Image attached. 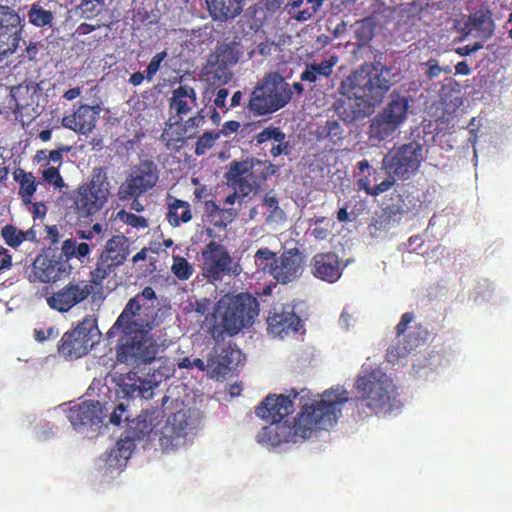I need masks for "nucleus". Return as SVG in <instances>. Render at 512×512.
Instances as JSON below:
<instances>
[{"label":"nucleus","instance_id":"1","mask_svg":"<svg viewBox=\"0 0 512 512\" xmlns=\"http://www.w3.org/2000/svg\"><path fill=\"white\" fill-rule=\"evenodd\" d=\"M106 347L109 352L115 353L112 370L104 384L100 380H93L88 389L90 395L97 390L98 399L83 401L66 410L67 419L80 433L99 430L109 411L110 424L119 426L122 422H128V415L123 416L128 408V372L116 370L118 364L128 363V304L107 331Z\"/></svg>","mask_w":512,"mask_h":512},{"label":"nucleus","instance_id":"2","mask_svg":"<svg viewBox=\"0 0 512 512\" xmlns=\"http://www.w3.org/2000/svg\"><path fill=\"white\" fill-rule=\"evenodd\" d=\"M349 400V393L342 387L325 390L319 399L302 405L292 425L281 423L291 414L294 403L290 396L269 394L255 409V414L265 421L275 424L263 428V435L276 446L281 443H296L305 440L316 430H328L338 420L342 408Z\"/></svg>","mask_w":512,"mask_h":512},{"label":"nucleus","instance_id":"3","mask_svg":"<svg viewBox=\"0 0 512 512\" xmlns=\"http://www.w3.org/2000/svg\"><path fill=\"white\" fill-rule=\"evenodd\" d=\"M388 75L381 64L365 63L343 79L339 91L345 98L335 105L339 117L351 123L371 114L391 87Z\"/></svg>","mask_w":512,"mask_h":512},{"label":"nucleus","instance_id":"4","mask_svg":"<svg viewBox=\"0 0 512 512\" xmlns=\"http://www.w3.org/2000/svg\"><path fill=\"white\" fill-rule=\"evenodd\" d=\"M156 300V293L150 286L130 298V356L144 366L155 361L158 353L159 346L151 334L159 324Z\"/></svg>","mask_w":512,"mask_h":512},{"label":"nucleus","instance_id":"5","mask_svg":"<svg viewBox=\"0 0 512 512\" xmlns=\"http://www.w3.org/2000/svg\"><path fill=\"white\" fill-rule=\"evenodd\" d=\"M355 388L360 394V403L369 409V414H385L397 406L396 386L379 368L359 375L355 381Z\"/></svg>","mask_w":512,"mask_h":512},{"label":"nucleus","instance_id":"6","mask_svg":"<svg viewBox=\"0 0 512 512\" xmlns=\"http://www.w3.org/2000/svg\"><path fill=\"white\" fill-rule=\"evenodd\" d=\"M292 89L278 72L266 74L250 94L247 109L254 116H267L285 107L292 98Z\"/></svg>","mask_w":512,"mask_h":512},{"label":"nucleus","instance_id":"7","mask_svg":"<svg viewBox=\"0 0 512 512\" xmlns=\"http://www.w3.org/2000/svg\"><path fill=\"white\" fill-rule=\"evenodd\" d=\"M256 267L276 283L287 285L298 280L304 271V255L297 248L285 249L279 256L267 247L254 254Z\"/></svg>","mask_w":512,"mask_h":512},{"label":"nucleus","instance_id":"8","mask_svg":"<svg viewBox=\"0 0 512 512\" xmlns=\"http://www.w3.org/2000/svg\"><path fill=\"white\" fill-rule=\"evenodd\" d=\"M278 167L270 162L256 158H247L242 161H232L225 174L227 185L246 197L254 192L270 176H273Z\"/></svg>","mask_w":512,"mask_h":512},{"label":"nucleus","instance_id":"9","mask_svg":"<svg viewBox=\"0 0 512 512\" xmlns=\"http://www.w3.org/2000/svg\"><path fill=\"white\" fill-rule=\"evenodd\" d=\"M100 337L97 319L87 315L62 335L57 344V352L66 361L80 359L99 343Z\"/></svg>","mask_w":512,"mask_h":512},{"label":"nucleus","instance_id":"10","mask_svg":"<svg viewBox=\"0 0 512 512\" xmlns=\"http://www.w3.org/2000/svg\"><path fill=\"white\" fill-rule=\"evenodd\" d=\"M222 331L229 336L236 335L253 324L259 313L258 300L249 293L225 296L218 302Z\"/></svg>","mask_w":512,"mask_h":512},{"label":"nucleus","instance_id":"11","mask_svg":"<svg viewBox=\"0 0 512 512\" xmlns=\"http://www.w3.org/2000/svg\"><path fill=\"white\" fill-rule=\"evenodd\" d=\"M89 299L98 306L104 299L103 284L96 285L92 277L90 280L73 279L69 281L62 288L48 296L46 302L52 310L67 313Z\"/></svg>","mask_w":512,"mask_h":512},{"label":"nucleus","instance_id":"12","mask_svg":"<svg viewBox=\"0 0 512 512\" xmlns=\"http://www.w3.org/2000/svg\"><path fill=\"white\" fill-rule=\"evenodd\" d=\"M128 255V243L124 236H113L106 244L105 250L102 252L97 265L91 271V276L96 285H102L103 281L112 276V288H116L125 282L123 275L118 276L119 268L124 264Z\"/></svg>","mask_w":512,"mask_h":512},{"label":"nucleus","instance_id":"13","mask_svg":"<svg viewBox=\"0 0 512 512\" xmlns=\"http://www.w3.org/2000/svg\"><path fill=\"white\" fill-rule=\"evenodd\" d=\"M202 274L210 282L216 283L223 276H238L242 272L241 265L234 260L222 244L212 240L201 251Z\"/></svg>","mask_w":512,"mask_h":512},{"label":"nucleus","instance_id":"14","mask_svg":"<svg viewBox=\"0 0 512 512\" xmlns=\"http://www.w3.org/2000/svg\"><path fill=\"white\" fill-rule=\"evenodd\" d=\"M422 145L410 141L399 147H393L383 158V166L389 174L409 179L419 169L423 160Z\"/></svg>","mask_w":512,"mask_h":512},{"label":"nucleus","instance_id":"15","mask_svg":"<svg viewBox=\"0 0 512 512\" xmlns=\"http://www.w3.org/2000/svg\"><path fill=\"white\" fill-rule=\"evenodd\" d=\"M241 55L242 52L235 42L218 46L207 60L205 67L207 81L212 85L227 84L232 78L229 68L238 63Z\"/></svg>","mask_w":512,"mask_h":512},{"label":"nucleus","instance_id":"16","mask_svg":"<svg viewBox=\"0 0 512 512\" xmlns=\"http://www.w3.org/2000/svg\"><path fill=\"white\" fill-rule=\"evenodd\" d=\"M20 15L7 5H0V61L16 52L22 40Z\"/></svg>","mask_w":512,"mask_h":512},{"label":"nucleus","instance_id":"17","mask_svg":"<svg viewBox=\"0 0 512 512\" xmlns=\"http://www.w3.org/2000/svg\"><path fill=\"white\" fill-rule=\"evenodd\" d=\"M103 182L94 179L81 185L73 196V205L80 218H87L99 212L107 200L108 190Z\"/></svg>","mask_w":512,"mask_h":512},{"label":"nucleus","instance_id":"18","mask_svg":"<svg viewBox=\"0 0 512 512\" xmlns=\"http://www.w3.org/2000/svg\"><path fill=\"white\" fill-rule=\"evenodd\" d=\"M414 320V313L406 312L401 316L399 323L396 325V339L387 349V361L394 363L400 358L406 357L412 350H415L420 342L427 335L425 330L418 332L417 336L413 334H405L408 325Z\"/></svg>","mask_w":512,"mask_h":512},{"label":"nucleus","instance_id":"19","mask_svg":"<svg viewBox=\"0 0 512 512\" xmlns=\"http://www.w3.org/2000/svg\"><path fill=\"white\" fill-rule=\"evenodd\" d=\"M188 416L180 410L169 416L158 427L159 443L163 450H173L180 445L187 435Z\"/></svg>","mask_w":512,"mask_h":512},{"label":"nucleus","instance_id":"20","mask_svg":"<svg viewBox=\"0 0 512 512\" xmlns=\"http://www.w3.org/2000/svg\"><path fill=\"white\" fill-rule=\"evenodd\" d=\"M72 266L62 261L57 255H38L33 262L34 280L41 283L56 282L71 274Z\"/></svg>","mask_w":512,"mask_h":512},{"label":"nucleus","instance_id":"21","mask_svg":"<svg viewBox=\"0 0 512 512\" xmlns=\"http://www.w3.org/2000/svg\"><path fill=\"white\" fill-rule=\"evenodd\" d=\"M160 408L143 411L135 420H130V444L135 441L150 440L158 434V427L164 419Z\"/></svg>","mask_w":512,"mask_h":512},{"label":"nucleus","instance_id":"22","mask_svg":"<svg viewBox=\"0 0 512 512\" xmlns=\"http://www.w3.org/2000/svg\"><path fill=\"white\" fill-rule=\"evenodd\" d=\"M357 168L359 170L357 186L360 190H364L367 195L376 197L389 191L395 184V178L390 175L380 183L372 185L373 182H377L380 179L382 171L372 169L367 159L359 161Z\"/></svg>","mask_w":512,"mask_h":512},{"label":"nucleus","instance_id":"23","mask_svg":"<svg viewBox=\"0 0 512 512\" xmlns=\"http://www.w3.org/2000/svg\"><path fill=\"white\" fill-rule=\"evenodd\" d=\"M268 330L274 336L284 337L290 333H296L301 326V319L295 313L294 307L287 304L274 307L268 319Z\"/></svg>","mask_w":512,"mask_h":512},{"label":"nucleus","instance_id":"24","mask_svg":"<svg viewBox=\"0 0 512 512\" xmlns=\"http://www.w3.org/2000/svg\"><path fill=\"white\" fill-rule=\"evenodd\" d=\"M310 266L315 278L328 283H335L342 275L340 259L335 252L315 254Z\"/></svg>","mask_w":512,"mask_h":512},{"label":"nucleus","instance_id":"25","mask_svg":"<svg viewBox=\"0 0 512 512\" xmlns=\"http://www.w3.org/2000/svg\"><path fill=\"white\" fill-rule=\"evenodd\" d=\"M159 172L152 160H142L130 172V196L140 195L154 187L158 181Z\"/></svg>","mask_w":512,"mask_h":512},{"label":"nucleus","instance_id":"26","mask_svg":"<svg viewBox=\"0 0 512 512\" xmlns=\"http://www.w3.org/2000/svg\"><path fill=\"white\" fill-rule=\"evenodd\" d=\"M98 115V107L80 105L74 113L62 118V125L76 133L87 134L94 129Z\"/></svg>","mask_w":512,"mask_h":512},{"label":"nucleus","instance_id":"27","mask_svg":"<svg viewBox=\"0 0 512 512\" xmlns=\"http://www.w3.org/2000/svg\"><path fill=\"white\" fill-rule=\"evenodd\" d=\"M128 464V430L121 433L113 448L106 452L105 473H122Z\"/></svg>","mask_w":512,"mask_h":512},{"label":"nucleus","instance_id":"28","mask_svg":"<svg viewBox=\"0 0 512 512\" xmlns=\"http://www.w3.org/2000/svg\"><path fill=\"white\" fill-rule=\"evenodd\" d=\"M197 105V94L190 85H180L172 91L169 107L180 118Z\"/></svg>","mask_w":512,"mask_h":512},{"label":"nucleus","instance_id":"29","mask_svg":"<svg viewBox=\"0 0 512 512\" xmlns=\"http://www.w3.org/2000/svg\"><path fill=\"white\" fill-rule=\"evenodd\" d=\"M495 24L489 10H478L471 14L464 24L463 30L466 34L476 32V36L482 41H487L494 33Z\"/></svg>","mask_w":512,"mask_h":512},{"label":"nucleus","instance_id":"30","mask_svg":"<svg viewBox=\"0 0 512 512\" xmlns=\"http://www.w3.org/2000/svg\"><path fill=\"white\" fill-rule=\"evenodd\" d=\"M390 200L391 203L382 209V214L379 217L380 228H386L392 223L399 222L404 215L411 212L410 205L406 203L401 194L391 193Z\"/></svg>","mask_w":512,"mask_h":512},{"label":"nucleus","instance_id":"31","mask_svg":"<svg viewBox=\"0 0 512 512\" xmlns=\"http://www.w3.org/2000/svg\"><path fill=\"white\" fill-rule=\"evenodd\" d=\"M211 17L217 21H226L239 15L244 0H205Z\"/></svg>","mask_w":512,"mask_h":512},{"label":"nucleus","instance_id":"32","mask_svg":"<svg viewBox=\"0 0 512 512\" xmlns=\"http://www.w3.org/2000/svg\"><path fill=\"white\" fill-rule=\"evenodd\" d=\"M409 108L408 97L393 93L386 106L380 112L400 127L408 118Z\"/></svg>","mask_w":512,"mask_h":512},{"label":"nucleus","instance_id":"33","mask_svg":"<svg viewBox=\"0 0 512 512\" xmlns=\"http://www.w3.org/2000/svg\"><path fill=\"white\" fill-rule=\"evenodd\" d=\"M339 61L338 56L330 55L320 63H311L306 65V69L301 73V81L314 83L321 77L328 78L333 73V68Z\"/></svg>","mask_w":512,"mask_h":512},{"label":"nucleus","instance_id":"34","mask_svg":"<svg viewBox=\"0 0 512 512\" xmlns=\"http://www.w3.org/2000/svg\"><path fill=\"white\" fill-rule=\"evenodd\" d=\"M400 127L392 120L379 112L372 120L369 126V139L381 142L392 136Z\"/></svg>","mask_w":512,"mask_h":512},{"label":"nucleus","instance_id":"35","mask_svg":"<svg viewBox=\"0 0 512 512\" xmlns=\"http://www.w3.org/2000/svg\"><path fill=\"white\" fill-rule=\"evenodd\" d=\"M192 219L190 204L187 201L174 199L168 206L167 220L173 227L180 226Z\"/></svg>","mask_w":512,"mask_h":512},{"label":"nucleus","instance_id":"36","mask_svg":"<svg viewBox=\"0 0 512 512\" xmlns=\"http://www.w3.org/2000/svg\"><path fill=\"white\" fill-rule=\"evenodd\" d=\"M324 0H292L289 5L291 10H296L293 18L304 22L312 18L322 7Z\"/></svg>","mask_w":512,"mask_h":512},{"label":"nucleus","instance_id":"37","mask_svg":"<svg viewBox=\"0 0 512 512\" xmlns=\"http://www.w3.org/2000/svg\"><path fill=\"white\" fill-rule=\"evenodd\" d=\"M91 248L89 244L85 242L78 243L75 239H66L62 243L61 251L58 255L62 261L69 263L72 258L82 260L89 255Z\"/></svg>","mask_w":512,"mask_h":512},{"label":"nucleus","instance_id":"38","mask_svg":"<svg viewBox=\"0 0 512 512\" xmlns=\"http://www.w3.org/2000/svg\"><path fill=\"white\" fill-rule=\"evenodd\" d=\"M231 359L226 350L218 353L217 350L211 352L207 358L208 374L210 377L224 376L229 371Z\"/></svg>","mask_w":512,"mask_h":512},{"label":"nucleus","instance_id":"39","mask_svg":"<svg viewBox=\"0 0 512 512\" xmlns=\"http://www.w3.org/2000/svg\"><path fill=\"white\" fill-rule=\"evenodd\" d=\"M130 374L135 376V380L139 381V386L136 387V384H130V393L136 390L139 391V394L142 398L150 399L153 396V389L158 386L161 382L162 375H157L153 372L151 375L147 373V377L141 378L138 376V372L130 371Z\"/></svg>","mask_w":512,"mask_h":512},{"label":"nucleus","instance_id":"40","mask_svg":"<svg viewBox=\"0 0 512 512\" xmlns=\"http://www.w3.org/2000/svg\"><path fill=\"white\" fill-rule=\"evenodd\" d=\"M14 180L19 183V195L25 204L31 203V198L36 192L35 177L32 173L19 170L14 172Z\"/></svg>","mask_w":512,"mask_h":512},{"label":"nucleus","instance_id":"41","mask_svg":"<svg viewBox=\"0 0 512 512\" xmlns=\"http://www.w3.org/2000/svg\"><path fill=\"white\" fill-rule=\"evenodd\" d=\"M28 19L36 27L50 26L53 21V14L50 10L44 9L39 3H34L28 11Z\"/></svg>","mask_w":512,"mask_h":512},{"label":"nucleus","instance_id":"42","mask_svg":"<svg viewBox=\"0 0 512 512\" xmlns=\"http://www.w3.org/2000/svg\"><path fill=\"white\" fill-rule=\"evenodd\" d=\"M263 206L268 212L266 221L268 223H281L286 219L285 212L279 207V202L275 196L266 194L263 198Z\"/></svg>","mask_w":512,"mask_h":512},{"label":"nucleus","instance_id":"43","mask_svg":"<svg viewBox=\"0 0 512 512\" xmlns=\"http://www.w3.org/2000/svg\"><path fill=\"white\" fill-rule=\"evenodd\" d=\"M161 139L165 143L167 149L179 151L184 146L187 138L181 129L177 130L170 127L169 129L164 130L161 135Z\"/></svg>","mask_w":512,"mask_h":512},{"label":"nucleus","instance_id":"44","mask_svg":"<svg viewBox=\"0 0 512 512\" xmlns=\"http://www.w3.org/2000/svg\"><path fill=\"white\" fill-rule=\"evenodd\" d=\"M374 28L369 19H364L356 23L355 39L359 47L366 46L373 38Z\"/></svg>","mask_w":512,"mask_h":512},{"label":"nucleus","instance_id":"45","mask_svg":"<svg viewBox=\"0 0 512 512\" xmlns=\"http://www.w3.org/2000/svg\"><path fill=\"white\" fill-rule=\"evenodd\" d=\"M205 122L204 110L198 111L194 116L190 117L185 123L180 127L183 134L187 139L193 138L198 134L199 128Z\"/></svg>","mask_w":512,"mask_h":512},{"label":"nucleus","instance_id":"46","mask_svg":"<svg viewBox=\"0 0 512 512\" xmlns=\"http://www.w3.org/2000/svg\"><path fill=\"white\" fill-rule=\"evenodd\" d=\"M1 237L11 248L19 247L23 241V231L12 224H7L1 229Z\"/></svg>","mask_w":512,"mask_h":512},{"label":"nucleus","instance_id":"47","mask_svg":"<svg viewBox=\"0 0 512 512\" xmlns=\"http://www.w3.org/2000/svg\"><path fill=\"white\" fill-rule=\"evenodd\" d=\"M221 132L209 131L203 133L195 144V154L201 156L211 149L216 140L220 137Z\"/></svg>","mask_w":512,"mask_h":512},{"label":"nucleus","instance_id":"48","mask_svg":"<svg viewBox=\"0 0 512 512\" xmlns=\"http://www.w3.org/2000/svg\"><path fill=\"white\" fill-rule=\"evenodd\" d=\"M171 270L179 280H188L194 272L193 266L181 256L174 257Z\"/></svg>","mask_w":512,"mask_h":512},{"label":"nucleus","instance_id":"49","mask_svg":"<svg viewBox=\"0 0 512 512\" xmlns=\"http://www.w3.org/2000/svg\"><path fill=\"white\" fill-rule=\"evenodd\" d=\"M285 138V133L282 132L278 127L274 126L266 127L254 137L257 144H263L270 140L281 142L282 140H285Z\"/></svg>","mask_w":512,"mask_h":512},{"label":"nucleus","instance_id":"50","mask_svg":"<svg viewBox=\"0 0 512 512\" xmlns=\"http://www.w3.org/2000/svg\"><path fill=\"white\" fill-rule=\"evenodd\" d=\"M106 1L107 0H83L80 4L82 15L86 18H92L99 14L105 6Z\"/></svg>","mask_w":512,"mask_h":512},{"label":"nucleus","instance_id":"51","mask_svg":"<svg viewBox=\"0 0 512 512\" xmlns=\"http://www.w3.org/2000/svg\"><path fill=\"white\" fill-rule=\"evenodd\" d=\"M207 210L217 212L220 215V220L214 221L215 226L226 227L227 223L232 221L233 211L231 209H220L219 206L213 202H206Z\"/></svg>","mask_w":512,"mask_h":512},{"label":"nucleus","instance_id":"52","mask_svg":"<svg viewBox=\"0 0 512 512\" xmlns=\"http://www.w3.org/2000/svg\"><path fill=\"white\" fill-rule=\"evenodd\" d=\"M42 178L45 182L53 184L55 187H61L63 185V179L58 171V168L50 166L43 170Z\"/></svg>","mask_w":512,"mask_h":512},{"label":"nucleus","instance_id":"53","mask_svg":"<svg viewBox=\"0 0 512 512\" xmlns=\"http://www.w3.org/2000/svg\"><path fill=\"white\" fill-rule=\"evenodd\" d=\"M166 56H167V53L165 51H162L152 57L151 61L149 62L148 66L146 68V71H145L146 78L148 80H152V78L159 70L161 63L165 59Z\"/></svg>","mask_w":512,"mask_h":512},{"label":"nucleus","instance_id":"54","mask_svg":"<svg viewBox=\"0 0 512 512\" xmlns=\"http://www.w3.org/2000/svg\"><path fill=\"white\" fill-rule=\"evenodd\" d=\"M324 130L326 132L327 137H329L333 141L342 138V129L337 121H327Z\"/></svg>","mask_w":512,"mask_h":512},{"label":"nucleus","instance_id":"55","mask_svg":"<svg viewBox=\"0 0 512 512\" xmlns=\"http://www.w3.org/2000/svg\"><path fill=\"white\" fill-rule=\"evenodd\" d=\"M324 221V217L316 219L315 227L311 230V235L318 240L326 239L329 234V228L320 225Z\"/></svg>","mask_w":512,"mask_h":512},{"label":"nucleus","instance_id":"56","mask_svg":"<svg viewBox=\"0 0 512 512\" xmlns=\"http://www.w3.org/2000/svg\"><path fill=\"white\" fill-rule=\"evenodd\" d=\"M425 66L428 68L426 71V76L429 79L436 78L442 73V67L439 66L436 59H429L427 62H425Z\"/></svg>","mask_w":512,"mask_h":512},{"label":"nucleus","instance_id":"57","mask_svg":"<svg viewBox=\"0 0 512 512\" xmlns=\"http://www.w3.org/2000/svg\"><path fill=\"white\" fill-rule=\"evenodd\" d=\"M228 96V90L225 88H220L214 99V104L217 108L221 109L223 112H227L229 108L226 106V99Z\"/></svg>","mask_w":512,"mask_h":512},{"label":"nucleus","instance_id":"58","mask_svg":"<svg viewBox=\"0 0 512 512\" xmlns=\"http://www.w3.org/2000/svg\"><path fill=\"white\" fill-rule=\"evenodd\" d=\"M12 266V255L9 251L0 246V272L9 269Z\"/></svg>","mask_w":512,"mask_h":512},{"label":"nucleus","instance_id":"59","mask_svg":"<svg viewBox=\"0 0 512 512\" xmlns=\"http://www.w3.org/2000/svg\"><path fill=\"white\" fill-rule=\"evenodd\" d=\"M148 220L144 216L135 215L130 213V227L136 229H146L148 228Z\"/></svg>","mask_w":512,"mask_h":512},{"label":"nucleus","instance_id":"60","mask_svg":"<svg viewBox=\"0 0 512 512\" xmlns=\"http://www.w3.org/2000/svg\"><path fill=\"white\" fill-rule=\"evenodd\" d=\"M71 147L68 146H62L56 150H52L48 154V162L52 161L54 163H61L62 162V154L63 152H69Z\"/></svg>","mask_w":512,"mask_h":512},{"label":"nucleus","instance_id":"61","mask_svg":"<svg viewBox=\"0 0 512 512\" xmlns=\"http://www.w3.org/2000/svg\"><path fill=\"white\" fill-rule=\"evenodd\" d=\"M289 143L286 142L285 140H282L281 142H278L277 145H274L272 148H271V154L274 156V157H277V156H280L281 154H289Z\"/></svg>","mask_w":512,"mask_h":512},{"label":"nucleus","instance_id":"62","mask_svg":"<svg viewBox=\"0 0 512 512\" xmlns=\"http://www.w3.org/2000/svg\"><path fill=\"white\" fill-rule=\"evenodd\" d=\"M483 47L482 44L480 43H476L474 45H465L463 47H458L456 49V52L461 55V56H468L476 51H478L479 49H481Z\"/></svg>","mask_w":512,"mask_h":512},{"label":"nucleus","instance_id":"63","mask_svg":"<svg viewBox=\"0 0 512 512\" xmlns=\"http://www.w3.org/2000/svg\"><path fill=\"white\" fill-rule=\"evenodd\" d=\"M38 54V47L36 43H29V45L25 48L24 52L21 54L22 57L27 58L32 61L36 59Z\"/></svg>","mask_w":512,"mask_h":512},{"label":"nucleus","instance_id":"64","mask_svg":"<svg viewBox=\"0 0 512 512\" xmlns=\"http://www.w3.org/2000/svg\"><path fill=\"white\" fill-rule=\"evenodd\" d=\"M240 128V123L238 121H235V120H230V121H227L223 124V128L222 130H220L219 132H221V134H230V133H235L239 130Z\"/></svg>","mask_w":512,"mask_h":512}]
</instances>
